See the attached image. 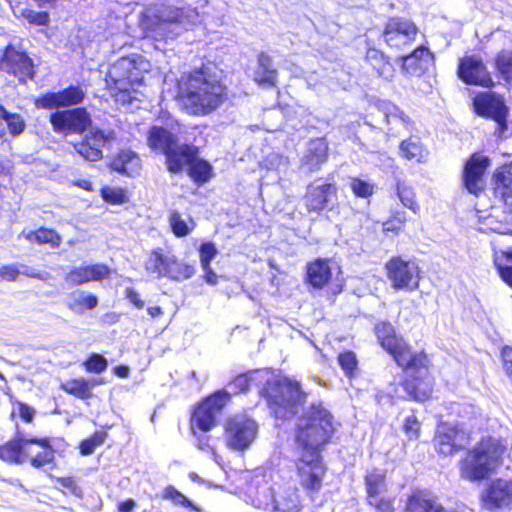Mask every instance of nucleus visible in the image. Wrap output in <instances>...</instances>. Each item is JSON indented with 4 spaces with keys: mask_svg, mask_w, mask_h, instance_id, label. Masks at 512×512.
I'll return each instance as SVG.
<instances>
[{
    "mask_svg": "<svg viewBox=\"0 0 512 512\" xmlns=\"http://www.w3.org/2000/svg\"><path fill=\"white\" fill-rule=\"evenodd\" d=\"M402 69L410 75L423 74L433 62V56L430 51L419 46L411 54L401 57Z\"/></svg>",
    "mask_w": 512,
    "mask_h": 512,
    "instance_id": "nucleus-28",
    "label": "nucleus"
},
{
    "mask_svg": "<svg viewBox=\"0 0 512 512\" xmlns=\"http://www.w3.org/2000/svg\"><path fill=\"white\" fill-rule=\"evenodd\" d=\"M337 195L334 183H326L321 179L310 183L305 194V204L309 211L320 212L324 210Z\"/></svg>",
    "mask_w": 512,
    "mask_h": 512,
    "instance_id": "nucleus-20",
    "label": "nucleus"
},
{
    "mask_svg": "<svg viewBox=\"0 0 512 512\" xmlns=\"http://www.w3.org/2000/svg\"><path fill=\"white\" fill-rule=\"evenodd\" d=\"M86 92L80 86L71 85L59 92H50L35 101L37 108L55 109L69 107L82 103Z\"/></svg>",
    "mask_w": 512,
    "mask_h": 512,
    "instance_id": "nucleus-18",
    "label": "nucleus"
},
{
    "mask_svg": "<svg viewBox=\"0 0 512 512\" xmlns=\"http://www.w3.org/2000/svg\"><path fill=\"white\" fill-rule=\"evenodd\" d=\"M200 262L202 269H207L211 261L217 255V249L211 242L203 243L200 247Z\"/></svg>",
    "mask_w": 512,
    "mask_h": 512,
    "instance_id": "nucleus-53",
    "label": "nucleus"
},
{
    "mask_svg": "<svg viewBox=\"0 0 512 512\" xmlns=\"http://www.w3.org/2000/svg\"><path fill=\"white\" fill-rule=\"evenodd\" d=\"M328 158V144L323 138L312 139L308 142L305 154L301 159V167L308 172L320 169Z\"/></svg>",
    "mask_w": 512,
    "mask_h": 512,
    "instance_id": "nucleus-25",
    "label": "nucleus"
},
{
    "mask_svg": "<svg viewBox=\"0 0 512 512\" xmlns=\"http://www.w3.org/2000/svg\"><path fill=\"white\" fill-rule=\"evenodd\" d=\"M30 438V436L18 433L14 439L0 446V459L16 465L27 462L30 455Z\"/></svg>",
    "mask_w": 512,
    "mask_h": 512,
    "instance_id": "nucleus-24",
    "label": "nucleus"
},
{
    "mask_svg": "<svg viewBox=\"0 0 512 512\" xmlns=\"http://www.w3.org/2000/svg\"><path fill=\"white\" fill-rule=\"evenodd\" d=\"M368 502H375L386 491L385 475L379 470H372L365 477Z\"/></svg>",
    "mask_w": 512,
    "mask_h": 512,
    "instance_id": "nucleus-38",
    "label": "nucleus"
},
{
    "mask_svg": "<svg viewBox=\"0 0 512 512\" xmlns=\"http://www.w3.org/2000/svg\"><path fill=\"white\" fill-rule=\"evenodd\" d=\"M503 452L504 447L499 440L491 437L482 439L461 462V476L470 481L485 479L493 471Z\"/></svg>",
    "mask_w": 512,
    "mask_h": 512,
    "instance_id": "nucleus-4",
    "label": "nucleus"
},
{
    "mask_svg": "<svg viewBox=\"0 0 512 512\" xmlns=\"http://www.w3.org/2000/svg\"><path fill=\"white\" fill-rule=\"evenodd\" d=\"M475 110L478 114L494 119L499 124L503 123L507 116V108L501 96L483 92L474 98Z\"/></svg>",
    "mask_w": 512,
    "mask_h": 512,
    "instance_id": "nucleus-23",
    "label": "nucleus"
},
{
    "mask_svg": "<svg viewBox=\"0 0 512 512\" xmlns=\"http://www.w3.org/2000/svg\"><path fill=\"white\" fill-rule=\"evenodd\" d=\"M496 67L506 80H512V51H502L497 55Z\"/></svg>",
    "mask_w": 512,
    "mask_h": 512,
    "instance_id": "nucleus-48",
    "label": "nucleus"
},
{
    "mask_svg": "<svg viewBox=\"0 0 512 512\" xmlns=\"http://www.w3.org/2000/svg\"><path fill=\"white\" fill-rule=\"evenodd\" d=\"M400 155L407 160L423 162L427 157V151L417 137L403 140L399 146Z\"/></svg>",
    "mask_w": 512,
    "mask_h": 512,
    "instance_id": "nucleus-39",
    "label": "nucleus"
},
{
    "mask_svg": "<svg viewBox=\"0 0 512 512\" xmlns=\"http://www.w3.org/2000/svg\"><path fill=\"white\" fill-rule=\"evenodd\" d=\"M267 163L269 165V168L275 169L278 172L285 171L286 168L289 165V160L287 157L277 154V153H271L267 157Z\"/></svg>",
    "mask_w": 512,
    "mask_h": 512,
    "instance_id": "nucleus-56",
    "label": "nucleus"
},
{
    "mask_svg": "<svg viewBox=\"0 0 512 512\" xmlns=\"http://www.w3.org/2000/svg\"><path fill=\"white\" fill-rule=\"evenodd\" d=\"M422 356V363H410L402 366L406 369L403 388L407 395L416 401H425L432 393V379L427 369V357L424 354Z\"/></svg>",
    "mask_w": 512,
    "mask_h": 512,
    "instance_id": "nucleus-11",
    "label": "nucleus"
},
{
    "mask_svg": "<svg viewBox=\"0 0 512 512\" xmlns=\"http://www.w3.org/2000/svg\"><path fill=\"white\" fill-rule=\"evenodd\" d=\"M25 237L39 244H50L52 248L58 247L61 243V236L55 230L44 227L28 232Z\"/></svg>",
    "mask_w": 512,
    "mask_h": 512,
    "instance_id": "nucleus-41",
    "label": "nucleus"
},
{
    "mask_svg": "<svg viewBox=\"0 0 512 512\" xmlns=\"http://www.w3.org/2000/svg\"><path fill=\"white\" fill-rule=\"evenodd\" d=\"M14 14L16 16L20 15L25 18L30 24L45 26L49 23V14L47 12L41 11L36 12L34 10L28 8H16L14 9Z\"/></svg>",
    "mask_w": 512,
    "mask_h": 512,
    "instance_id": "nucleus-46",
    "label": "nucleus"
},
{
    "mask_svg": "<svg viewBox=\"0 0 512 512\" xmlns=\"http://www.w3.org/2000/svg\"><path fill=\"white\" fill-rule=\"evenodd\" d=\"M87 372L100 374L107 369V360L100 354L93 353L85 362Z\"/></svg>",
    "mask_w": 512,
    "mask_h": 512,
    "instance_id": "nucleus-49",
    "label": "nucleus"
},
{
    "mask_svg": "<svg viewBox=\"0 0 512 512\" xmlns=\"http://www.w3.org/2000/svg\"><path fill=\"white\" fill-rule=\"evenodd\" d=\"M258 434V424L245 413L236 414L227 419L225 438L227 446L235 451L248 449Z\"/></svg>",
    "mask_w": 512,
    "mask_h": 512,
    "instance_id": "nucleus-8",
    "label": "nucleus"
},
{
    "mask_svg": "<svg viewBox=\"0 0 512 512\" xmlns=\"http://www.w3.org/2000/svg\"><path fill=\"white\" fill-rule=\"evenodd\" d=\"M375 333L381 346L393 356L399 366L423 362L422 354H413L404 340L396 336L391 323H378L375 326Z\"/></svg>",
    "mask_w": 512,
    "mask_h": 512,
    "instance_id": "nucleus-9",
    "label": "nucleus"
},
{
    "mask_svg": "<svg viewBox=\"0 0 512 512\" xmlns=\"http://www.w3.org/2000/svg\"><path fill=\"white\" fill-rule=\"evenodd\" d=\"M34 414L35 410L32 407L23 403L19 404V415L24 421L31 422Z\"/></svg>",
    "mask_w": 512,
    "mask_h": 512,
    "instance_id": "nucleus-62",
    "label": "nucleus"
},
{
    "mask_svg": "<svg viewBox=\"0 0 512 512\" xmlns=\"http://www.w3.org/2000/svg\"><path fill=\"white\" fill-rule=\"evenodd\" d=\"M230 400V394L226 390H220L207 397L194 410L191 416V429L202 432L210 431L216 425V418Z\"/></svg>",
    "mask_w": 512,
    "mask_h": 512,
    "instance_id": "nucleus-10",
    "label": "nucleus"
},
{
    "mask_svg": "<svg viewBox=\"0 0 512 512\" xmlns=\"http://www.w3.org/2000/svg\"><path fill=\"white\" fill-rule=\"evenodd\" d=\"M266 384L265 397L276 418L288 419L298 413L305 399L298 382L283 377Z\"/></svg>",
    "mask_w": 512,
    "mask_h": 512,
    "instance_id": "nucleus-3",
    "label": "nucleus"
},
{
    "mask_svg": "<svg viewBox=\"0 0 512 512\" xmlns=\"http://www.w3.org/2000/svg\"><path fill=\"white\" fill-rule=\"evenodd\" d=\"M350 188L358 197L367 198L374 192V185L360 178H352Z\"/></svg>",
    "mask_w": 512,
    "mask_h": 512,
    "instance_id": "nucleus-50",
    "label": "nucleus"
},
{
    "mask_svg": "<svg viewBox=\"0 0 512 512\" xmlns=\"http://www.w3.org/2000/svg\"><path fill=\"white\" fill-rule=\"evenodd\" d=\"M338 363L346 375L351 376L357 368V359L353 352L347 351L339 354Z\"/></svg>",
    "mask_w": 512,
    "mask_h": 512,
    "instance_id": "nucleus-52",
    "label": "nucleus"
},
{
    "mask_svg": "<svg viewBox=\"0 0 512 512\" xmlns=\"http://www.w3.org/2000/svg\"><path fill=\"white\" fill-rule=\"evenodd\" d=\"M370 505L375 506L378 512H393L391 500L380 496L375 502H369Z\"/></svg>",
    "mask_w": 512,
    "mask_h": 512,
    "instance_id": "nucleus-60",
    "label": "nucleus"
},
{
    "mask_svg": "<svg viewBox=\"0 0 512 512\" xmlns=\"http://www.w3.org/2000/svg\"><path fill=\"white\" fill-rule=\"evenodd\" d=\"M498 270L501 278L512 287V264L506 266L498 265Z\"/></svg>",
    "mask_w": 512,
    "mask_h": 512,
    "instance_id": "nucleus-64",
    "label": "nucleus"
},
{
    "mask_svg": "<svg viewBox=\"0 0 512 512\" xmlns=\"http://www.w3.org/2000/svg\"><path fill=\"white\" fill-rule=\"evenodd\" d=\"M482 507L493 511L496 509H512V480H492L480 496Z\"/></svg>",
    "mask_w": 512,
    "mask_h": 512,
    "instance_id": "nucleus-14",
    "label": "nucleus"
},
{
    "mask_svg": "<svg viewBox=\"0 0 512 512\" xmlns=\"http://www.w3.org/2000/svg\"><path fill=\"white\" fill-rule=\"evenodd\" d=\"M418 29L413 22L404 18L388 20L383 33L385 42L396 49H403L415 41Z\"/></svg>",
    "mask_w": 512,
    "mask_h": 512,
    "instance_id": "nucleus-15",
    "label": "nucleus"
},
{
    "mask_svg": "<svg viewBox=\"0 0 512 512\" xmlns=\"http://www.w3.org/2000/svg\"><path fill=\"white\" fill-rule=\"evenodd\" d=\"M407 512H443V508L428 493L415 492L407 502Z\"/></svg>",
    "mask_w": 512,
    "mask_h": 512,
    "instance_id": "nucleus-35",
    "label": "nucleus"
},
{
    "mask_svg": "<svg viewBox=\"0 0 512 512\" xmlns=\"http://www.w3.org/2000/svg\"><path fill=\"white\" fill-rule=\"evenodd\" d=\"M145 269L155 278H169L178 282L191 278L195 273L194 266L178 260L174 254L162 249L151 252L145 262Z\"/></svg>",
    "mask_w": 512,
    "mask_h": 512,
    "instance_id": "nucleus-6",
    "label": "nucleus"
},
{
    "mask_svg": "<svg viewBox=\"0 0 512 512\" xmlns=\"http://www.w3.org/2000/svg\"><path fill=\"white\" fill-rule=\"evenodd\" d=\"M374 67L377 69L378 74L381 77H383L385 79L392 78L394 70H393L392 65L388 61H384L380 67H376L375 65H374Z\"/></svg>",
    "mask_w": 512,
    "mask_h": 512,
    "instance_id": "nucleus-63",
    "label": "nucleus"
},
{
    "mask_svg": "<svg viewBox=\"0 0 512 512\" xmlns=\"http://www.w3.org/2000/svg\"><path fill=\"white\" fill-rule=\"evenodd\" d=\"M30 455L28 461L34 468H42L54 461V449L48 438H30Z\"/></svg>",
    "mask_w": 512,
    "mask_h": 512,
    "instance_id": "nucleus-30",
    "label": "nucleus"
},
{
    "mask_svg": "<svg viewBox=\"0 0 512 512\" xmlns=\"http://www.w3.org/2000/svg\"><path fill=\"white\" fill-rule=\"evenodd\" d=\"M178 98L188 113L206 115L217 109L226 98V88L214 65H203L178 81Z\"/></svg>",
    "mask_w": 512,
    "mask_h": 512,
    "instance_id": "nucleus-2",
    "label": "nucleus"
},
{
    "mask_svg": "<svg viewBox=\"0 0 512 512\" xmlns=\"http://www.w3.org/2000/svg\"><path fill=\"white\" fill-rule=\"evenodd\" d=\"M149 69V62L141 55L133 54L129 57H122L111 65L106 82L123 93V97H125L134 84L143 81L144 75Z\"/></svg>",
    "mask_w": 512,
    "mask_h": 512,
    "instance_id": "nucleus-5",
    "label": "nucleus"
},
{
    "mask_svg": "<svg viewBox=\"0 0 512 512\" xmlns=\"http://www.w3.org/2000/svg\"><path fill=\"white\" fill-rule=\"evenodd\" d=\"M277 78L278 71L274 67L272 58L267 53L261 52L257 57L254 80L261 85L275 86Z\"/></svg>",
    "mask_w": 512,
    "mask_h": 512,
    "instance_id": "nucleus-33",
    "label": "nucleus"
},
{
    "mask_svg": "<svg viewBox=\"0 0 512 512\" xmlns=\"http://www.w3.org/2000/svg\"><path fill=\"white\" fill-rule=\"evenodd\" d=\"M98 299L95 295L85 291H79L71 296L68 306L76 313H82L86 309H93L97 306Z\"/></svg>",
    "mask_w": 512,
    "mask_h": 512,
    "instance_id": "nucleus-40",
    "label": "nucleus"
},
{
    "mask_svg": "<svg viewBox=\"0 0 512 512\" xmlns=\"http://www.w3.org/2000/svg\"><path fill=\"white\" fill-rule=\"evenodd\" d=\"M110 269L105 264H92L73 268L65 277L68 284L76 286L108 277Z\"/></svg>",
    "mask_w": 512,
    "mask_h": 512,
    "instance_id": "nucleus-26",
    "label": "nucleus"
},
{
    "mask_svg": "<svg viewBox=\"0 0 512 512\" xmlns=\"http://www.w3.org/2000/svg\"><path fill=\"white\" fill-rule=\"evenodd\" d=\"M262 372L253 371L247 374L237 376L233 382L229 384V387L234 392H245L251 389L255 382H258Z\"/></svg>",
    "mask_w": 512,
    "mask_h": 512,
    "instance_id": "nucleus-45",
    "label": "nucleus"
},
{
    "mask_svg": "<svg viewBox=\"0 0 512 512\" xmlns=\"http://www.w3.org/2000/svg\"><path fill=\"white\" fill-rule=\"evenodd\" d=\"M332 276L329 261L318 258L307 264L306 279L314 288H322L328 284Z\"/></svg>",
    "mask_w": 512,
    "mask_h": 512,
    "instance_id": "nucleus-32",
    "label": "nucleus"
},
{
    "mask_svg": "<svg viewBox=\"0 0 512 512\" xmlns=\"http://www.w3.org/2000/svg\"><path fill=\"white\" fill-rule=\"evenodd\" d=\"M154 17L159 25L166 29L173 26L170 33L177 35L182 30L200 23L201 16L196 8L184 5L161 4L154 10Z\"/></svg>",
    "mask_w": 512,
    "mask_h": 512,
    "instance_id": "nucleus-7",
    "label": "nucleus"
},
{
    "mask_svg": "<svg viewBox=\"0 0 512 512\" xmlns=\"http://www.w3.org/2000/svg\"><path fill=\"white\" fill-rule=\"evenodd\" d=\"M397 195L401 203L412 210L414 213L419 211V205L415 201V193L413 188L405 181L397 182Z\"/></svg>",
    "mask_w": 512,
    "mask_h": 512,
    "instance_id": "nucleus-44",
    "label": "nucleus"
},
{
    "mask_svg": "<svg viewBox=\"0 0 512 512\" xmlns=\"http://www.w3.org/2000/svg\"><path fill=\"white\" fill-rule=\"evenodd\" d=\"M126 298L134 304L135 307L141 309L144 307V301L141 300L140 295L133 288L126 289Z\"/></svg>",
    "mask_w": 512,
    "mask_h": 512,
    "instance_id": "nucleus-61",
    "label": "nucleus"
},
{
    "mask_svg": "<svg viewBox=\"0 0 512 512\" xmlns=\"http://www.w3.org/2000/svg\"><path fill=\"white\" fill-rule=\"evenodd\" d=\"M50 122L56 133L82 134L92 123L85 108L57 111L50 116Z\"/></svg>",
    "mask_w": 512,
    "mask_h": 512,
    "instance_id": "nucleus-13",
    "label": "nucleus"
},
{
    "mask_svg": "<svg viewBox=\"0 0 512 512\" xmlns=\"http://www.w3.org/2000/svg\"><path fill=\"white\" fill-rule=\"evenodd\" d=\"M385 117L387 120V123H393V122H401L403 124L408 123V117L404 114L403 111H401L399 108H397L394 105H388L386 108Z\"/></svg>",
    "mask_w": 512,
    "mask_h": 512,
    "instance_id": "nucleus-55",
    "label": "nucleus"
},
{
    "mask_svg": "<svg viewBox=\"0 0 512 512\" xmlns=\"http://www.w3.org/2000/svg\"><path fill=\"white\" fill-rule=\"evenodd\" d=\"M102 197L112 204H122L126 201V194L122 189L105 187L102 189Z\"/></svg>",
    "mask_w": 512,
    "mask_h": 512,
    "instance_id": "nucleus-54",
    "label": "nucleus"
},
{
    "mask_svg": "<svg viewBox=\"0 0 512 512\" xmlns=\"http://www.w3.org/2000/svg\"><path fill=\"white\" fill-rule=\"evenodd\" d=\"M196 153L197 149L194 146L177 143L164 154L166 156L167 169L172 173L181 172L184 166L189 165L193 160Z\"/></svg>",
    "mask_w": 512,
    "mask_h": 512,
    "instance_id": "nucleus-29",
    "label": "nucleus"
},
{
    "mask_svg": "<svg viewBox=\"0 0 512 512\" xmlns=\"http://www.w3.org/2000/svg\"><path fill=\"white\" fill-rule=\"evenodd\" d=\"M103 382L100 381V380H97V379H84V378H79V379H72V380H69V381H66L65 383H63L61 385V388L71 394V395H74L78 398H81V399H87L91 396V390L97 386V385H100L102 384Z\"/></svg>",
    "mask_w": 512,
    "mask_h": 512,
    "instance_id": "nucleus-37",
    "label": "nucleus"
},
{
    "mask_svg": "<svg viewBox=\"0 0 512 512\" xmlns=\"http://www.w3.org/2000/svg\"><path fill=\"white\" fill-rule=\"evenodd\" d=\"M501 356L505 372L512 381V347L505 346L502 349Z\"/></svg>",
    "mask_w": 512,
    "mask_h": 512,
    "instance_id": "nucleus-59",
    "label": "nucleus"
},
{
    "mask_svg": "<svg viewBox=\"0 0 512 512\" xmlns=\"http://www.w3.org/2000/svg\"><path fill=\"white\" fill-rule=\"evenodd\" d=\"M404 431L409 439H417L420 432V423L414 415H410L405 419Z\"/></svg>",
    "mask_w": 512,
    "mask_h": 512,
    "instance_id": "nucleus-57",
    "label": "nucleus"
},
{
    "mask_svg": "<svg viewBox=\"0 0 512 512\" xmlns=\"http://www.w3.org/2000/svg\"><path fill=\"white\" fill-rule=\"evenodd\" d=\"M169 224L172 229V232L177 237H184L188 235L194 228V222L191 218L187 222L182 218L179 212L173 211L169 217Z\"/></svg>",
    "mask_w": 512,
    "mask_h": 512,
    "instance_id": "nucleus-43",
    "label": "nucleus"
},
{
    "mask_svg": "<svg viewBox=\"0 0 512 512\" xmlns=\"http://www.w3.org/2000/svg\"><path fill=\"white\" fill-rule=\"evenodd\" d=\"M489 165L486 156L474 154L466 163L463 173L465 188L474 195H478L484 188L483 176Z\"/></svg>",
    "mask_w": 512,
    "mask_h": 512,
    "instance_id": "nucleus-22",
    "label": "nucleus"
},
{
    "mask_svg": "<svg viewBox=\"0 0 512 512\" xmlns=\"http://www.w3.org/2000/svg\"><path fill=\"white\" fill-rule=\"evenodd\" d=\"M114 140L112 131L92 129L85 139L74 145L76 152L88 161H97L103 157L102 148Z\"/></svg>",
    "mask_w": 512,
    "mask_h": 512,
    "instance_id": "nucleus-19",
    "label": "nucleus"
},
{
    "mask_svg": "<svg viewBox=\"0 0 512 512\" xmlns=\"http://www.w3.org/2000/svg\"><path fill=\"white\" fill-rule=\"evenodd\" d=\"M111 168L129 177H135L141 170L140 157L131 150H122L111 162Z\"/></svg>",
    "mask_w": 512,
    "mask_h": 512,
    "instance_id": "nucleus-31",
    "label": "nucleus"
},
{
    "mask_svg": "<svg viewBox=\"0 0 512 512\" xmlns=\"http://www.w3.org/2000/svg\"><path fill=\"white\" fill-rule=\"evenodd\" d=\"M163 498L171 500L175 505H181L183 507L199 511V509L185 495L179 492L174 486H168L165 488Z\"/></svg>",
    "mask_w": 512,
    "mask_h": 512,
    "instance_id": "nucleus-47",
    "label": "nucleus"
},
{
    "mask_svg": "<svg viewBox=\"0 0 512 512\" xmlns=\"http://www.w3.org/2000/svg\"><path fill=\"white\" fill-rule=\"evenodd\" d=\"M106 434L103 432H96L92 437L82 441L80 451L83 455H90L94 452L96 447L104 443Z\"/></svg>",
    "mask_w": 512,
    "mask_h": 512,
    "instance_id": "nucleus-51",
    "label": "nucleus"
},
{
    "mask_svg": "<svg viewBox=\"0 0 512 512\" xmlns=\"http://www.w3.org/2000/svg\"><path fill=\"white\" fill-rule=\"evenodd\" d=\"M272 512H301L303 509L299 491L288 487L275 492L272 496Z\"/></svg>",
    "mask_w": 512,
    "mask_h": 512,
    "instance_id": "nucleus-27",
    "label": "nucleus"
},
{
    "mask_svg": "<svg viewBox=\"0 0 512 512\" xmlns=\"http://www.w3.org/2000/svg\"><path fill=\"white\" fill-rule=\"evenodd\" d=\"M458 73L460 78L467 84L483 87L493 86L492 78L480 58L467 56L461 59Z\"/></svg>",
    "mask_w": 512,
    "mask_h": 512,
    "instance_id": "nucleus-21",
    "label": "nucleus"
},
{
    "mask_svg": "<svg viewBox=\"0 0 512 512\" xmlns=\"http://www.w3.org/2000/svg\"><path fill=\"white\" fill-rule=\"evenodd\" d=\"M19 276L17 264L4 265L0 267V277L6 281H15Z\"/></svg>",
    "mask_w": 512,
    "mask_h": 512,
    "instance_id": "nucleus-58",
    "label": "nucleus"
},
{
    "mask_svg": "<svg viewBox=\"0 0 512 512\" xmlns=\"http://www.w3.org/2000/svg\"><path fill=\"white\" fill-rule=\"evenodd\" d=\"M212 167L211 165L202 159L197 158V154L193 160L189 163V175L196 182L205 183L211 177Z\"/></svg>",
    "mask_w": 512,
    "mask_h": 512,
    "instance_id": "nucleus-42",
    "label": "nucleus"
},
{
    "mask_svg": "<svg viewBox=\"0 0 512 512\" xmlns=\"http://www.w3.org/2000/svg\"><path fill=\"white\" fill-rule=\"evenodd\" d=\"M0 69L14 75L20 82H26L34 76V65L26 53L8 46L0 61Z\"/></svg>",
    "mask_w": 512,
    "mask_h": 512,
    "instance_id": "nucleus-17",
    "label": "nucleus"
},
{
    "mask_svg": "<svg viewBox=\"0 0 512 512\" xmlns=\"http://www.w3.org/2000/svg\"><path fill=\"white\" fill-rule=\"evenodd\" d=\"M469 441V434L458 426L442 424L438 427L434 443L437 451L449 456L464 448Z\"/></svg>",
    "mask_w": 512,
    "mask_h": 512,
    "instance_id": "nucleus-16",
    "label": "nucleus"
},
{
    "mask_svg": "<svg viewBox=\"0 0 512 512\" xmlns=\"http://www.w3.org/2000/svg\"><path fill=\"white\" fill-rule=\"evenodd\" d=\"M25 126L21 115L8 112L4 106L0 105V137L4 136L7 130L12 136H18L24 131Z\"/></svg>",
    "mask_w": 512,
    "mask_h": 512,
    "instance_id": "nucleus-36",
    "label": "nucleus"
},
{
    "mask_svg": "<svg viewBox=\"0 0 512 512\" xmlns=\"http://www.w3.org/2000/svg\"><path fill=\"white\" fill-rule=\"evenodd\" d=\"M333 431L332 415L321 405H312L298 420L296 442L302 454L297 469L300 483L308 491L317 492L322 487L325 468L319 457V448Z\"/></svg>",
    "mask_w": 512,
    "mask_h": 512,
    "instance_id": "nucleus-1",
    "label": "nucleus"
},
{
    "mask_svg": "<svg viewBox=\"0 0 512 512\" xmlns=\"http://www.w3.org/2000/svg\"><path fill=\"white\" fill-rule=\"evenodd\" d=\"M386 270L395 289L413 291L419 287L420 271L416 262L393 257L386 263Z\"/></svg>",
    "mask_w": 512,
    "mask_h": 512,
    "instance_id": "nucleus-12",
    "label": "nucleus"
},
{
    "mask_svg": "<svg viewBox=\"0 0 512 512\" xmlns=\"http://www.w3.org/2000/svg\"><path fill=\"white\" fill-rule=\"evenodd\" d=\"M148 145L151 149L163 154L173 148L178 142L170 131L165 128L153 126L148 132Z\"/></svg>",
    "mask_w": 512,
    "mask_h": 512,
    "instance_id": "nucleus-34",
    "label": "nucleus"
}]
</instances>
